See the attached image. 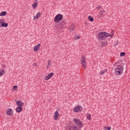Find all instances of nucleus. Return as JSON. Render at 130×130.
Here are the masks:
<instances>
[{
  "label": "nucleus",
  "mask_w": 130,
  "mask_h": 130,
  "mask_svg": "<svg viewBox=\"0 0 130 130\" xmlns=\"http://www.w3.org/2000/svg\"><path fill=\"white\" fill-rule=\"evenodd\" d=\"M41 44L39 43L37 45L35 46L34 47V51H38L39 50V47L40 46Z\"/></svg>",
  "instance_id": "f8f14e48"
},
{
  "label": "nucleus",
  "mask_w": 130,
  "mask_h": 130,
  "mask_svg": "<svg viewBox=\"0 0 130 130\" xmlns=\"http://www.w3.org/2000/svg\"><path fill=\"white\" fill-rule=\"evenodd\" d=\"M58 117H59V113H58V112L56 111L54 114V120H57V119H58Z\"/></svg>",
  "instance_id": "6e6552de"
},
{
  "label": "nucleus",
  "mask_w": 130,
  "mask_h": 130,
  "mask_svg": "<svg viewBox=\"0 0 130 130\" xmlns=\"http://www.w3.org/2000/svg\"><path fill=\"white\" fill-rule=\"evenodd\" d=\"M5 75V70H0V77H3V75Z\"/></svg>",
  "instance_id": "aec40b11"
},
{
  "label": "nucleus",
  "mask_w": 130,
  "mask_h": 130,
  "mask_svg": "<svg viewBox=\"0 0 130 130\" xmlns=\"http://www.w3.org/2000/svg\"><path fill=\"white\" fill-rule=\"evenodd\" d=\"M75 28H76V26L74 24H71L68 28V30L70 32H73L74 31Z\"/></svg>",
  "instance_id": "1a4fd4ad"
},
{
  "label": "nucleus",
  "mask_w": 130,
  "mask_h": 130,
  "mask_svg": "<svg viewBox=\"0 0 130 130\" xmlns=\"http://www.w3.org/2000/svg\"><path fill=\"white\" fill-rule=\"evenodd\" d=\"M86 117L88 120H90L91 119V114L90 113H88L86 115Z\"/></svg>",
  "instance_id": "b1692460"
},
{
  "label": "nucleus",
  "mask_w": 130,
  "mask_h": 130,
  "mask_svg": "<svg viewBox=\"0 0 130 130\" xmlns=\"http://www.w3.org/2000/svg\"><path fill=\"white\" fill-rule=\"evenodd\" d=\"M96 9H97L98 10H101V9H102V6L99 5V6H98L96 7Z\"/></svg>",
  "instance_id": "c756f323"
},
{
  "label": "nucleus",
  "mask_w": 130,
  "mask_h": 130,
  "mask_svg": "<svg viewBox=\"0 0 130 130\" xmlns=\"http://www.w3.org/2000/svg\"><path fill=\"white\" fill-rule=\"evenodd\" d=\"M73 121L74 122H75L76 124H77V125H79L80 127H83V124L82 123V122L81 121V120H80V119L78 118H74L73 119Z\"/></svg>",
  "instance_id": "39448f33"
},
{
  "label": "nucleus",
  "mask_w": 130,
  "mask_h": 130,
  "mask_svg": "<svg viewBox=\"0 0 130 130\" xmlns=\"http://www.w3.org/2000/svg\"><path fill=\"white\" fill-rule=\"evenodd\" d=\"M88 19L90 22H93L94 21V18L92 17L91 16H89Z\"/></svg>",
  "instance_id": "5701e85b"
},
{
  "label": "nucleus",
  "mask_w": 130,
  "mask_h": 130,
  "mask_svg": "<svg viewBox=\"0 0 130 130\" xmlns=\"http://www.w3.org/2000/svg\"><path fill=\"white\" fill-rule=\"evenodd\" d=\"M82 110H83V107L80 105L76 106L73 109L74 112H75L76 113H77L78 112H80Z\"/></svg>",
  "instance_id": "20e7f679"
},
{
  "label": "nucleus",
  "mask_w": 130,
  "mask_h": 130,
  "mask_svg": "<svg viewBox=\"0 0 130 130\" xmlns=\"http://www.w3.org/2000/svg\"><path fill=\"white\" fill-rule=\"evenodd\" d=\"M37 66V63H35V64H34L33 66L34 67H36Z\"/></svg>",
  "instance_id": "473e14b6"
},
{
  "label": "nucleus",
  "mask_w": 130,
  "mask_h": 130,
  "mask_svg": "<svg viewBox=\"0 0 130 130\" xmlns=\"http://www.w3.org/2000/svg\"><path fill=\"white\" fill-rule=\"evenodd\" d=\"M105 11L102 10L99 13V15L102 18H104V17H105Z\"/></svg>",
  "instance_id": "9d476101"
},
{
  "label": "nucleus",
  "mask_w": 130,
  "mask_h": 130,
  "mask_svg": "<svg viewBox=\"0 0 130 130\" xmlns=\"http://www.w3.org/2000/svg\"><path fill=\"white\" fill-rule=\"evenodd\" d=\"M42 13L40 12H39L37 13V14H36V15L35 16H34V20H37V19H39L40 16H41Z\"/></svg>",
  "instance_id": "9b49d317"
},
{
  "label": "nucleus",
  "mask_w": 130,
  "mask_h": 130,
  "mask_svg": "<svg viewBox=\"0 0 130 130\" xmlns=\"http://www.w3.org/2000/svg\"><path fill=\"white\" fill-rule=\"evenodd\" d=\"M36 4H38V0H35V3Z\"/></svg>",
  "instance_id": "2f4dec72"
},
{
  "label": "nucleus",
  "mask_w": 130,
  "mask_h": 130,
  "mask_svg": "<svg viewBox=\"0 0 130 130\" xmlns=\"http://www.w3.org/2000/svg\"><path fill=\"white\" fill-rule=\"evenodd\" d=\"M3 21H2V20H0V24H2Z\"/></svg>",
  "instance_id": "72a5a7b5"
},
{
  "label": "nucleus",
  "mask_w": 130,
  "mask_h": 130,
  "mask_svg": "<svg viewBox=\"0 0 130 130\" xmlns=\"http://www.w3.org/2000/svg\"><path fill=\"white\" fill-rule=\"evenodd\" d=\"M107 71H108L107 69H106L103 70H102L99 73H100V75H104V74H105V73H106L107 72Z\"/></svg>",
  "instance_id": "dca6fc26"
},
{
  "label": "nucleus",
  "mask_w": 130,
  "mask_h": 130,
  "mask_svg": "<svg viewBox=\"0 0 130 130\" xmlns=\"http://www.w3.org/2000/svg\"><path fill=\"white\" fill-rule=\"evenodd\" d=\"M7 14H8V13L7 12V11H3L2 12L0 13V16H6V15H7Z\"/></svg>",
  "instance_id": "6ab92c4d"
},
{
  "label": "nucleus",
  "mask_w": 130,
  "mask_h": 130,
  "mask_svg": "<svg viewBox=\"0 0 130 130\" xmlns=\"http://www.w3.org/2000/svg\"><path fill=\"white\" fill-rule=\"evenodd\" d=\"M113 35L109 34L106 32L101 31L98 35V39L99 40H105L106 39V37H112Z\"/></svg>",
  "instance_id": "f257e3e1"
},
{
  "label": "nucleus",
  "mask_w": 130,
  "mask_h": 130,
  "mask_svg": "<svg viewBox=\"0 0 130 130\" xmlns=\"http://www.w3.org/2000/svg\"><path fill=\"white\" fill-rule=\"evenodd\" d=\"M13 89L14 90H15V91H17V90H18V86L17 85H14L13 87Z\"/></svg>",
  "instance_id": "bb28decb"
},
{
  "label": "nucleus",
  "mask_w": 130,
  "mask_h": 130,
  "mask_svg": "<svg viewBox=\"0 0 130 130\" xmlns=\"http://www.w3.org/2000/svg\"><path fill=\"white\" fill-rule=\"evenodd\" d=\"M6 113L7 115L12 116L13 115V114H14V112L13 111V110L10 108L6 110Z\"/></svg>",
  "instance_id": "0eeeda50"
},
{
  "label": "nucleus",
  "mask_w": 130,
  "mask_h": 130,
  "mask_svg": "<svg viewBox=\"0 0 130 130\" xmlns=\"http://www.w3.org/2000/svg\"><path fill=\"white\" fill-rule=\"evenodd\" d=\"M81 64H82L83 68H86V61H81Z\"/></svg>",
  "instance_id": "412c9836"
},
{
  "label": "nucleus",
  "mask_w": 130,
  "mask_h": 130,
  "mask_svg": "<svg viewBox=\"0 0 130 130\" xmlns=\"http://www.w3.org/2000/svg\"><path fill=\"white\" fill-rule=\"evenodd\" d=\"M17 106H18V107H22L23 106V103H22V102L21 101H17L16 102Z\"/></svg>",
  "instance_id": "4468645a"
},
{
  "label": "nucleus",
  "mask_w": 130,
  "mask_h": 130,
  "mask_svg": "<svg viewBox=\"0 0 130 130\" xmlns=\"http://www.w3.org/2000/svg\"><path fill=\"white\" fill-rule=\"evenodd\" d=\"M124 55H125V53L123 52H121L120 54V56H124Z\"/></svg>",
  "instance_id": "c85d7f7f"
},
{
  "label": "nucleus",
  "mask_w": 130,
  "mask_h": 130,
  "mask_svg": "<svg viewBox=\"0 0 130 130\" xmlns=\"http://www.w3.org/2000/svg\"><path fill=\"white\" fill-rule=\"evenodd\" d=\"M1 26H2V27H4L5 28H7V27H8V26H9V24L8 23L3 22L1 24Z\"/></svg>",
  "instance_id": "f3484780"
},
{
  "label": "nucleus",
  "mask_w": 130,
  "mask_h": 130,
  "mask_svg": "<svg viewBox=\"0 0 130 130\" xmlns=\"http://www.w3.org/2000/svg\"><path fill=\"white\" fill-rule=\"evenodd\" d=\"M62 18H63V16L61 14H57L54 18V22H56V23H58V22L61 21L62 20Z\"/></svg>",
  "instance_id": "7ed1b4c3"
},
{
  "label": "nucleus",
  "mask_w": 130,
  "mask_h": 130,
  "mask_svg": "<svg viewBox=\"0 0 130 130\" xmlns=\"http://www.w3.org/2000/svg\"><path fill=\"white\" fill-rule=\"evenodd\" d=\"M107 45V42H102L101 43V46L102 47H105Z\"/></svg>",
  "instance_id": "a211bd4d"
},
{
  "label": "nucleus",
  "mask_w": 130,
  "mask_h": 130,
  "mask_svg": "<svg viewBox=\"0 0 130 130\" xmlns=\"http://www.w3.org/2000/svg\"><path fill=\"white\" fill-rule=\"evenodd\" d=\"M48 66L47 67V68H49V67H50V66H51V63H50L51 62V61H50V60H49L48 61Z\"/></svg>",
  "instance_id": "a878e982"
},
{
  "label": "nucleus",
  "mask_w": 130,
  "mask_h": 130,
  "mask_svg": "<svg viewBox=\"0 0 130 130\" xmlns=\"http://www.w3.org/2000/svg\"><path fill=\"white\" fill-rule=\"evenodd\" d=\"M66 24H67V21H66V20L63 19L62 21L60 22V26H63Z\"/></svg>",
  "instance_id": "2eb2a0df"
},
{
  "label": "nucleus",
  "mask_w": 130,
  "mask_h": 130,
  "mask_svg": "<svg viewBox=\"0 0 130 130\" xmlns=\"http://www.w3.org/2000/svg\"><path fill=\"white\" fill-rule=\"evenodd\" d=\"M81 61H86V57L84 55H82Z\"/></svg>",
  "instance_id": "393cba45"
},
{
  "label": "nucleus",
  "mask_w": 130,
  "mask_h": 130,
  "mask_svg": "<svg viewBox=\"0 0 130 130\" xmlns=\"http://www.w3.org/2000/svg\"><path fill=\"white\" fill-rule=\"evenodd\" d=\"M38 5V3H35L32 4V7L34 10L36 8H37Z\"/></svg>",
  "instance_id": "4be33fe9"
},
{
  "label": "nucleus",
  "mask_w": 130,
  "mask_h": 130,
  "mask_svg": "<svg viewBox=\"0 0 130 130\" xmlns=\"http://www.w3.org/2000/svg\"><path fill=\"white\" fill-rule=\"evenodd\" d=\"M123 66L122 65H117L115 68V74L116 76H120L122 75L124 70Z\"/></svg>",
  "instance_id": "f03ea898"
},
{
  "label": "nucleus",
  "mask_w": 130,
  "mask_h": 130,
  "mask_svg": "<svg viewBox=\"0 0 130 130\" xmlns=\"http://www.w3.org/2000/svg\"><path fill=\"white\" fill-rule=\"evenodd\" d=\"M2 27V25H0V28Z\"/></svg>",
  "instance_id": "f704fd0d"
},
{
  "label": "nucleus",
  "mask_w": 130,
  "mask_h": 130,
  "mask_svg": "<svg viewBox=\"0 0 130 130\" xmlns=\"http://www.w3.org/2000/svg\"><path fill=\"white\" fill-rule=\"evenodd\" d=\"M80 38H81V37H80V36L79 35L76 36L75 37H74V39L75 40L80 39Z\"/></svg>",
  "instance_id": "cd10ccee"
},
{
  "label": "nucleus",
  "mask_w": 130,
  "mask_h": 130,
  "mask_svg": "<svg viewBox=\"0 0 130 130\" xmlns=\"http://www.w3.org/2000/svg\"><path fill=\"white\" fill-rule=\"evenodd\" d=\"M110 129H111V127L109 126L107 127V130H110Z\"/></svg>",
  "instance_id": "7c9ffc66"
},
{
  "label": "nucleus",
  "mask_w": 130,
  "mask_h": 130,
  "mask_svg": "<svg viewBox=\"0 0 130 130\" xmlns=\"http://www.w3.org/2000/svg\"><path fill=\"white\" fill-rule=\"evenodd\" d=\"M54 73H50V74H49L48 75H47L45 77V80L46 81H48V80H49V79H51V78H52L53 76H54Z\"/></svg>",
  "instance_id": "423d86ee"
},
{
  "label": "nucleus",
  "mask_w": 130,
  "mask_h": 130,
  "mask_svg": "<svg viewBox=\"0 0 130 130\" xmlns=\"http://www.w3.org/2000/svg\"><path fill=\"white\" fill-rule=\"evenodd\" d=\"M22 110H23V108H22V107H18L16 109V112H17L18 113H20V112H22Z\"/></svg>",
  "instance_id": "ddd939ff"
}]
</instances>
